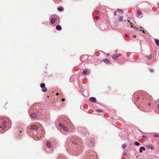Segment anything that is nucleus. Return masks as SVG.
<instances>
[{
    "instance_id": "nucleus-8",
    "label": "nucleus",
    "mask_w": 159,
    "mask_h": 159,
    "mask_svg": "<svg viewBox=\"0 0 159 159\" xmlns=\"http://www.w3.org/2000/svg\"><path fill=\"white\" fill-rule=\"evenodd\" d=\"M143 150L145 151V148L144 147H141L139 148V151L140 152L142 153Z\"/></svg>"
},
{
    "instance_id": "nucleus-23",
    "label": "nucleus",
    "mask_w": 159,
    "mask_h": 159,
    "mask_svg": "<svg viewBox=\"0 0 159 159\" xmlns=\"http://www.w3.org/2000/svg\"><path fill=\"white\" fill-rule=\"evenodd\" d=\"M122 147L123 149H125L126 147V145L125 144H123L122 145Z\"/></svg>"
},
{
    "instance_id": "nucleus-41",
    "label": "nucleus",
    "mask_w": 159,
    "mask_h": 159,
    "mask_svg": "<svg viewBox=\"0 0 159 159\" xmlns=\"http://www.w3.org/2000/svg\"><path fill=\"white\" fill-rule=\"evenodd\" d=\"M132 24V23H130V25Z\"/></svg>"
},
{
    "instance_id": "nucleus-13",
    "label": "nucleus",
    "mask_w": 159,
    "mask_h": 159,
    "mask_svg": "<svg viewBox=\"0 0 159 159\" xmlns=\"http://www.w3.org/2000/svg\"><path fill=\"white\" fill-rule=\"evenodd\" d=\"M59 125V126L61 128H63V129H65V126H64V125H63L62 124H61V123H60Z\"/></svg>"
},
{
    "instance_id": "nucleus-20",
    "label": "nucleus",
    "mask_w": 159,
    "mask_h": 159,
    "mask_svg": "<svg viewBox=\"0 0 159 159\" xmlns=\"http://www.w3.org/2000/svg\"><path fill=\"white\" fill-rule=\"evenodd\" d=\"M45 84L44 83H42L41 84H40V87L41 88H44L45 87Z\"/></svg>"
},
{
    "instance_id": "nucleus-26",
    "label": "nucleus",
    "mask_w": 159,
    "mask_h": 159,
    "mask_svg": "<svg viewBox=\"0 0 159 159\" xmlns=\"http://www.w3.org/2000/svg\"><path fill=\"white\" fill-rule=\"evenodd\" d=\"M38 129H40L43 128V126H41V125H40L39 126H38Z\"/></svg>"
},
{
    "instance_id": "nucleus-33",
    "label": "nucleus",
    "mask_w": 159,
    "mask_h": 159,
    "mask_svg": "<svg viewBox=\"0 0 159 159\" xmlns=\"http://www.w3.org/2000/svg\"><path fill=\"white\" fill-rule=\"evenodd\" d=\"M136 37H137V36L135 35H134L133 36V37L134 38H136Z\"/></svg>"
},
{
    "instance_id": "nucleus-9",
    "label": "nucleus",
    "mask_w": 159,
    "mask_h": 159,
    "mask_svg": "<svg viewBox=\"0 0 159 159\" xmlns=\"http://www.w3.org/2000/svg\"><path fill=\"white\" fill-rule=\"evenodd\" d=\"M147 147L149 149L152 150L154 149L153 146L151 144H148L147 146Z\"/></svg>"
},
{
    "instance_id": "nucleus-22",
    "label": "nucleus",
    "mask_w": 159,
    "mask_h": 159,
    "mask_svg": "<svg viewBox=\"0 0 159 159\" xmlns=\"http://www.w3.org/2000/svg\"><path fill=\"white\" fill-rule=\"evenodd\" d=\"M142 13V12L139 10H138L137 11V14L139 15H141Z\"/></svg>"
},
{
    "instance_id": "nucleus-32",
    "label": "nucleus",
    "mask_w": 159,
    "mask_h": 159,
    "mask_svg": "<svg viewBox=\"0 0 159 159\" xmlns=\"http://www.w3.org/2000/svg\"><path fill=\"white\" fill-rule=\"evenodd\" d=\"M142 32H143V33H144V34H146V33H145V31H144V30H142Z\"/></svg>"
},
{
    "instance_id": "nucleus-36",
    "label": "nucleus",
    "mask_w": 159,
    "mask_h": 159,
    "mask_svg": "<svg viewBox=\"0 0 159 159\" xmlns=\"http://www.w3.org/2000/svg\"><path fill=\"white\" fill-rule=\"evenodd\" d=\"M157 107H158V108H159V104L158 105Z\"/></svg>"
},
{
    "instance_id": "nucleus-7",
    "label": "nucleus",
    "mask_w": 159,
    "mask_h": 159,
    "mask_svg": "<svg viewBox=\"0 0 159 159\" xmlns=\"http://www.w3.org/2000/svg\"><path fill=\"white\" fill-rule=\"evenodd\" d=\"M46 146L47 147L49 148L51 146V143L49 141H47L46 142Z\"/></svg>"
},
{
    "instance_id": "nucleus-27",
    "label": "nucleus",
    "mask_w": 159,
    "mask_h": 159,
    "mask_svg": "<svg viewBox=\"0 0 159 159\" xmlns=\"http://www.w3.org/2000/svg\"><path fill=\"white\" fill-rule=\"evenodd\" d=\"M72 143L74 144H76L77 143V142L75 141H72Z\"/></svg>"
},
{
    "instance_id": "nucleus-3",
    "label": "nucleus",
    "mask_w": 159,
    "mask_h": 159,
    "mask_svg": "<svg viewBox=\"0 0 159 159\" xmlns=\"http://www.w3.org/2000/svg\"><path fill=\"white\" fill-rule=\"evenodd\" d=\"M38 127L36 125H31L30 127V129H38Z\"/></svg>"
},
{
    "instance_id": "nucleus-1",
    "label": "nucleus",
    "mask_w": 159,
    "mask_h": 159,
    "mask_svg": "<svg viewBox=\"0 0 159 159\" xmlns=\"http://www.w3.org/2000/svg\"><path fill=\"white\" fill-rule=\"evenodd\" d=\"M121 56V54H114L112 57V58L114 60H116V59L118 58L119 57Z\"/></svg>"
},
{
    "instance_id": "nucleus-37",
    "label": "nucleus",
    "mask_w": 159,
    "mask_h": 159,
    "mask_svg": "<svg viewBox=\"0 0 159 159\" xmlns=\"http://www.w3.org/2000/svg\"><path fill=\"white\" fill-rule=\"evenodd\" d=\"M127 21L128 22H130V21L129 20H128Z\"/></svg>"
},
{
    "instance_id": "nucleus-28",
    "label": "nucleus",
    "mask_w": 159,
    "mask_h": 159,
    "mask_svg": "<svg viewBox=\"0 0 159 159\" xmlns=\"http://www.w3.org/2000/svg\"><path fill=\"white\" fill-rule=\"evenodd\" d=\"M114 15L115 16H116L117 15V12H116V11H115L114 12Z\"/></svg>"
},
{
    "instance_id": "nucleus-17",
    "label": "nucleus",
    "mask_w": 159,
    "mask_h": 159,
    "mask_svg": "<svg viewBox=\"0 0 159 159\" xmlns=\"http://www.w3.org/2000/svg\"><path fill=\"white\" fill-rule=\"evenodd\" d=\"M155 42L156 44L158 46H159V40L157 39H155Z\"/></svg>"
},
{
    "instance_id": "nucleus-21",
    "label": "nucleus",
    "mask_w": 159,
    "mask_h": 159,
    "mask_svg": "<svg viewBox=\"0 0 159 159\" xmlns=\"http://www.w3.org/2000/svg\"><path fill=\"white\" fill-rule=\"evenodd\" d=\"M42 91L43 92H45L47 91V88L46 87H44L42 90Z\"/></svg>"
},
{
    "instance_id": "nucleus-19",
    "label": "nucleus",
    "mask_w": 159,
    "mask_h": 159,
    "mask_svg": "<svg viewBox=\"0 0 159 159\" xmlns=\"http://www.w3.org/2000/svg\"><path fill=\"white\" fill-rule=\"evenodd\" d=\"M57 9L59 11H62L63 10V8L62 7H58Z\"/></svg>"
},
{
    "instance_id": "nucleus-40",
    "label": "nucleus",
    "mask_w": 159,
    "mask_h": 159,
    "mask_svg": "<svg viewBox=\"0 0 159 159\" xmlns=\"http://www.w3.org/2000/svg\"><path fill=\"white\" fill-rule=\"evenodd\" d=\"M66 130V131H68V129Z\"/></svg>"
},
{
    "instance_id": "nucleus-24",
    "label": "nucleus",
    "mask_w": 159,
    "mask_h": 159,
    "mask_svg": "<svg viewBox=\"0 0 159 159\" xmlns=\"http://www.w3.org/2000/svg\"><path fill=\"white\" fill-rule=\"evenodd\" d=\"M134 144L136 146H139L140 145V143L137 142H134Z\"/></svg>"
},
{
    "instance_id": "nucleus-39",
    "label": "nucleus",
    "mask_w": 159,
    "mask_h": 159,
    "mask_svg": "<svg viewBox=\"0 0 159 159\" xmlns=\"http://www.w3.org/2000/svg\"><path fill=\"white\" fill-rule=\"evenodd\" d=\"M143 137H144V138H145V136H143Z\"/></svg>"
},
{
    "instance_id": "nucleus-14",
    "label": "nucleus",
    "mask_w": 159,
    "mask_h": 159,
    "mask_svg": "<svg viewBox=\"0 0 159 159\" xmlns=\"http://www.w3.org/2000/svg\"><path fill=\"white\" fill-rule=\"evenodd\" d=\"M152 134H153L152 136L154 137H156V138H158L159 137V135L156 133H152Z\"/></svg>"
},
{
    "instance_id": "nucleus-5",
    "label": "nucleus",
    "mask_w": 159,
    "mask_h": 159,
    "mask_svg": "<svg viewBox=\"0 0 159 159\" xmlns=\"http://www.w3.org/2000/svg\"><path fill=\"white\" fill-rule=\"evenodd\" d=\"M57 20V19L56 18H52L51 20V22L52 24H54Z\"/></svg>"
},
{
    "instance_id": "nucleus-12",
    "label": "nucleus",
    "mask_w": 159,
    "mask_h": 159,
    "mask_svg": "<svg viewBox=\"0 0 159 159\" xmlns=\"http://www.w3.org/2000/svg\"><path fill=\"white\" fill-rule=\"evenodd\" d=\"M117 10L119 13L120 14L122 15H123V11L122 10L120 9H117Z\"/></svg>"
},
{
    "instance_id": "nucleus-2",
    "label": "nucleus",
    "mask_w": 159,
    "mask_h": 159,
    "mask_svg": "<svg viewBox=\"0 0 159 159\" xmlns=\"http://www.w3.org/2000/svg\"><path fill=\"white\" fill-rule=\"evenodd\" d=\"M90 73V71L88 69H85L83 71V74L84 75L89 74Z\"/></svg>"
},
{
    "instance_id": "nucleus-15",
    "label": "nucleus",
    "mask_w": 159,
    "mask_h": 159,
    "mask_svg": "<svg viewBox=\"0 0 159 159\" xmlns=\"http://www.w3.org/2000/svg\"><path fill=\"white\" fill-rule=\"evenodd\" d=\"M30 116L34 118H36V115L34 113L31 114L30 115Z\"/></svg>"
},
{
    "instance_id": "nucleus-6",
    "label": "nucleus",
    "mask_w": 159,
    "mask_h": 159,
    "mask_svg": "<svg viewBox=\"0 0 159 159\" xmlns=\"http://www.w3.org/2000/svg\"><path fill=\"white\" fill-rule=\"evenodd\" d=\"M118 20L119 22H123V17L122 16H120L118 19Z\"/></svg>"
},
{
    "instance_id": "nucleus-29",
    "label": "nucleus",
    "mask_w": 159,
    "mask_h": 159,
    "mask_svg": "<svg viewBox=\"0 0 159 159\" xmlns=\"http://www.w3.org/2000/svg\"><path fill=\"white\" fill-rule=\"evenodd\" d=\"M150 71L151 72H153L154 71V70L153 69H150Z\"/></svg>"
},
{
    "instance_id": "nucleus-16",
    "label": "nucleus",
    "mask_w": 159,
    "mask_h": 159,
    "mask_svg": "<svg viewBox=\"0 0 159 159\" xmlns=\"http://www.w3.org/2000/svg\"><path fill=\"white\" fill-rule=\"evenodd\" d=\"M103 60L104 62L106 63H109L110 62L109 60L108 59H103Z\"/></svg>"
},
{
    "instance_id": "nucleus-31",
    "label": "nucleus",
    "mask_w": 159,
    "mask_h": 159,
    "mask_svg": "<svg viewBox=\"0 0 159 159\" xmlns=\"http://www.w3.org/2000/svg\"><path fill=\"white\" fill-rule=\"evenodd\" d=\"M61 100L62 102H63L65 100V98H62L61 99Z\"/></svg>"
},
{
    "instance_id": "nucleus-30",
    "label": "nucleus",
    "mask_w": 159,
    "mask_h": 159,
    "mask_svg": "<svg viewBox=\"0 0 159 159\" xmlns=\"http://www.w3.org/2000/svg\"><path fill=\"white\" fill-rule=\"evenodd\" d=\"M97 13L98 14H100V12L99 11H97Z\"/></svg>"
},
{
    "instance_id": "nucleus-11",
    "label": "nucleus",
    "mask_w": 159,
    "mask_h": 159,
    "mask_svg": "<svg viewBox=\"0 0 159 159\" xmlns=\"http://www.w3.org/2000/svg\"><path fill=\"white\" fill-rule=\"evenodd\" d=\"M6 126V125L5 122H4V123H3V124H2V125L0 126V128H1L2 129H4L5 128Z\"/></svg>"
},
{
    "instance_id": "nucleus-18",
    "label": "nucleus",
    "mask_w": 159,
    "mask_h": 159,
    "mask_svg": "<svg viewBox=\"0 0 159 159\" xmlns=\"http://www.w3.org/2000/svg\"><path fill=\"white\" fill-rule=\"evenodd\" d=\"M147 57L149 60H150L152 59V56L151 55H148L147 56Z\"/></svg>"
},
{
    "instance_id": "nucleus-25",
    "label": "nucleus",
    "mask_w": 159,
    "mask_h": 159,
    "mask_svg": "<svg viewBox=\"0 0 159 159\" xmlns=\"http://www.w3.org/2000/svg\"><path fill=\"white\" fill-rule=\"evenodd\" d=\"M96 111L98 112H102L103 111L101 109H97Z\"/></svg>"
},
{
    "instance_id": "nucleus-38",
    "label": "nucleus",
    "mask_w": 159,
    "mask_h": 159,
    "mask_svg": "<svg viewBox=\"0 0 159 159\" xmlns=\"http://www.w3.org/2000/svg\"><path fill=\"white\" fill-rule=\"evenodd\" d=\"M151 104L150 103H149L148 104V105H151Z\"/></svg>"
},
{
    "instance_id": "nucleus-4",
    "label": "nucleus",
    "mask_w": 159,
    "mask_h": 159,
    "mask_svg": "<svg viewBox=\"0 0 159 159\" xmlns=\"http://www.w3.org/2000/svg\"><path fill=\"white\" fill-rule=\"evenodd\" d=\"M89 100L91 102H95L97 101L96 98L94 97L90 98Z\"/></svg>"
},
{
    "instance_id": "nucleus-35",
    "label": "nucleus",
    "mask_w": 159,
    "mask_h": 159,
    "mask_svg": "<svg viewBox=\"0 0 159 159\" xmlns=\"http://www.w3.org/2000/svg\"><path fill=\"white\" fill-rule=\"evenodd\" d=\"M131 27H133V25H131Z\"/></svg>"
},
{
    "instance_id": "nucleus-10",
    "label": "nucleus",
    "mask_w": 159,
    "mask_h": 159,
    "mask_svg": "<svg viewBox=\"0 0 159 159\" xmlns=\"http://www.w3.org/2000/svg\"><path fill=\"white\" fill-rule=\"evenodd\" d=\"M56 29L57 30H61L62 28L61 25H57L56 27Z\"/></svg>"
},
{
    "instance_id": "nucleus-34",
    "label": "nucleus",
    "mask_w": 159,
    "mask_h": 159,
    "mask_svg": "<svg viewBox=\"0 0 159 159\" xmlns=\"http://www.w3.org/2000/svg\"><path fill=\"white\" fill-rule=\"evenodd\" d=\"M56 95H59V93H57L56 94Z\"/></svg>"
}]
</instances>
